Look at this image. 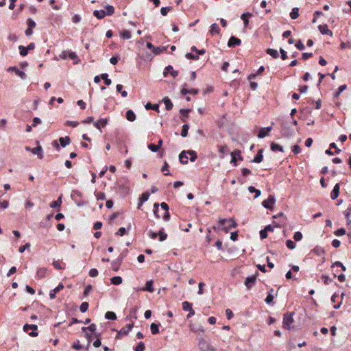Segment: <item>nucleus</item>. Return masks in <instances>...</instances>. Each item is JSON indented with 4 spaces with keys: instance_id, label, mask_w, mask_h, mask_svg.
<instances>
[{
    "instance_id": "45",
    "label": "nucleus",
    "mask_w": 351,
    "mask_h": 351,
    "mask_svg": "<svg viewBox=\"0 0 351 351\" xmlns=\"http://www.w3.org/2000/svg\"><path fill=\"white\" fill-rule=\"evenodd\" d=\"M158 235L159 236L158 239L160 241H164L167 238V234L165 233L162 230L158 232Z\"/></svg>"
},
{
    "instance_id": "29",
    "label": "nucleus",
    "mask_w": 351,
    "mask_h": 351,
    "mask_svg": "<svg viewBox=\"0 0 351 351\" xmlns=\"http://www.w3.org/2000/svg\"><path fill=\"white\" fill-rule=\"evenodd\" d=\"M267 53L270 55L274 58H278V52L277 50L274 49H267L266 51Z\"/></svg>"
},
{
    "instance_id": "5",
    "label": "nucleus",
    "mask_w": 351,
    "mask_h": 351,
    "mask_svg": "<svg viewBox=\"0 0 351 351\" xmlns=\"http://www.w3.org/2000/svg\"><path fill=\"white\" fill-rule=\"evenodd\" d=\"M256 280V276H252L247 277L245 280V285L246 286L247 289H250L255 285Z\"/></svg>"
},
{
    "instance_id": "28",
    "label": "nucleus",
    "mask_w": 351,
    "mask_h": 351,
    "mask_svg": "<svg viewBox=\"0 0 351 351\" xmlns=\"http://www.w3.org/2000/svg\"><path fill=\"white\" fill-rule=\"evenodd\" d=\"M143 291H147L149 292H154V289L153 288V281L149 280L146 282V286L143 289Z\"/></svg>"
},
{
    "instance_id": "42",
    "label": "nucleus",
    "mask_w": 351,
    "mask_h": 351,
    "mask_svg": "<svg viewBox=\"0 0 351 351\" xmlns=\"http://www.w3.org/2000/svg\"><path fill=\"white\" fill-rule=\"evenodd\" d=\"M274 291L273 289H271L270 292L268 293L266 299L265 300L267 304H271L273 302L274 296L271 293Z\"/></svg>"
},
{
    "instance_id": "17",
    "label": "nucleus",
    "mask_w": 351,
    "mask_h": 351,
    "mask_svg": "<svg viewBox=\"0 0 351 351\" xmlns=\"http://www.w3.org/2000/svg\"><path fill=\"white\" fill-rule=\"evenodd\" d=\"M263 149H260L258 151L257 154L255 156V157L252 160V162H256V163L261 162L263 161Z\"/></svg>"
},
{
    "instance_id": "64",
    "label": "nucleus",
    "mask_w": 351,
    "mask_h": 351,
    "mask_svg": "<svg viewBox=\"0 0 351 351\" xmlns=\"http://www.w3.org/2000/svg\"><path fill=\"white\" fill-rule=\"evenodd\" d=\"M292 152H293L294 154H298L301 152V147L298 145H295L292 148Z\"/></svg>"
},
{
    "instance_id": "58",
    "label": "nucleus",
    "mask_w": 351,
    "mask_h": 351,
    "mask_svg": "<svg viewBox=\"0 0 351 351\" xmlns=\"http://www.w3.org/2000/svg\"><path fill=\"white\" fill-rule=\"evenodd\" d=\"M346 234V230L343 228L337 230L335 232V234L337 237L343 236Z\"/></svg>"
},
{
    "instance_id": "16",
    "label": "nucleus",
    "mask_w": 351,
    "mask_h": 351,
    "mask_svg": "<svg viewBox=\"0 0 351 351\" xmlns=\"http://www.w3.org/2000/svg\"><path fill=\"white\" fill-rule=\"evenodd\" d=\"M31 152L38 156L39 159L43 158V149L41 146H38L31 149Z\"/></svg>"
},
{
    "instance_id": "20",
    "label": "nucleus",
    "mask_w": 351,
    "mask_h": 351,
    "mask_svg": "<svg viewBox=\"0 0 351 351\" xmlns=\"http://www.w3.org/2000/svg\"><path fill=\"white\" fill-rule=\"evenodd\" d=\"M252 16V14L250 12H245L243 13L241 16V19L243 20V24H244V27H246L248 24H249V18L251 17Z\"/></svg>"
},
{
    "instance_id": "38",
    "label": "nucleus",
    "mask_w": 351,
    "mask_h": 351,
    "mask_svg": "<svg viewBox=\"0 0 351 351\" xmlns=\"http://www.w3.org/2000/svg\"><path fill=\"white\" fill-rule=\"evenodd\" d=\"M101 78L103 79L104 80V83L107 85V86H109L112 83V81L110 79L108 78V75L107 73H102L101 75Z\"/></svg>"
},
{
    "instance_id": "25",
    "label": "nucleus",
    "mask_w": 351,
    "mask_h": 351,
    "mask_svg": "<svg viewBox=\"0 0 351 351\" xmlns=\"http://www.w3.org/2000/svg\"><path fill=\"white\" fill-rule=\"evenodd\" d=\"M126 119L130 121H134L136 119V114L132 110H128L126 112Z\"/></svg>"
},
{
    "instance_id": "4",
    "label": "nucleus",
    "mask_w": 351,
    "mask_h": 351,
    "mask_svg": "<svg viewBox=\"0 0 351 351\" xmlns=\"http://www.w3.org/2000/svg\"><path fill=\"white\" fill-rule=\"evenodd\" d=\"M293 322V313H287L284 315L283 317V327L287 329H290L291 325Z\"/></svg>"
},
{
    "instance_id": "27",
    "label": "nucleus",
    "mask_w": 351,
    "mask_h": 351,
    "mask_svg": "<svg viewBox=\"0 0 351 351\" xmlns=\"http://www.w3.org/2000/svg\"><path fill=\"white\" fill-rule=\"evenodd\" d=\"M61 204H62V197H59L57 200L51 202L50 203L49 206L51 208H58V207H60Z\"/></svg>"
},
{
    "instance_id": "60",
    "label": "nucleus",
    "mask_w": 351,
    "mask_h": 351,
    "mask_svg": "<svg viewBox=\"0 0 351 351\" xmlns=\"http://www.w3.org/2000/svg\"><path fill=\"white\" fill-rule=\"evenodd\" d=\"M293 239L296 241H299L302 239V234L300 232H295L293 235Z\"/></svg>"
},
{
    "instance_id": "40",
    "label": "nucleus",
    "mask_w": 351,
    "mask_h": 351,
    "mask_svg": "<svg viewBox=\"0 0 351 351\" xmlns=\"http://www.w3.org/2000/svg\"><path fill=\"white\" fill-rule=\"evenodd\" d=\"M95 195L97 200H104L106 199V195L103 192L95 191Z\"/></svg>"
},
{
    "instance_id": "6",
    "label": "nucleus",
    "mask_w": 351,
    "mask_h": 351,
    "mask_svg": "<svg viewBox=\"0 0 351 351\" xmlns=\"http://www.w3.org/2000/svg\"><path fill=\"white\" fill-rule=\"evenodd\" d=\"M134 327V323L128 324L123 326L117 335H127L129 332Z\"/></svg>"
},
{
    "instance_id": "32",
    "label": "nucleus",
    "mask_w": 351,
    "mask_h": 351,
    "mask_svg": "<svg viewBox=\"0 0 351 351\" xmlns=\"http://www.w3.org/2000/svg\"><path fill=\"white\" fill-rule=\"evenodd\" d=\"M271 149L273 151V152H276V151H279V152H283V147L278 145V144H276L275 143H272L271 144Z\"/></svg>"
},
{
    "instance_id": "61",
    "label": "nucleus",
    "mask_w": 351,
    "mask_h": 351,
    "mask_svg": "<svg viewBox=\"0 0 351 351\" xmlns=\"http://www.w3.org/2000/svg\"><path fill=\"white\" fill-rule=\"evenodd\" d=\"M185 56H186V58L190 59V60H197L199 58V56L197 55H194V54L191 53H187L185 55Z\"/></svg>"
},
{
    "instance_id": "57",
    "label": "nucleus",
    "mask_w": 351,
    "mask_h": 351,
    "mask_svg": "<svg viewBox=\"0 0 351 351\" xmlns=\"http://www.w3.org/2000/svg\"><path fill=\"white\" fill-rule=\"evenodd\" d=\"M339 267L342 269L343 271H346V267L343 265V263L340 261H336L332 265V267Z\"/></svg>"
},
{
    "instance_id": "54",
    "label": "nucleus",
    "mask_w": 351,
    "mask_h": 351,
    "mask_svg": "<svg viewBox=\"0 0 351 351\" xmlns=\"http://www.w3.org/2000/svg\"><path fill=\"white\" fill-rule=\"evenodd\" d=\"M351 215V207L348 208L345 211V217L348 220V224L349 225L351 222V220L350 219V216Z\"/></svg>"
},
{
    "instance_id": "52",
    "label": "nucleus",
    "mask_w": 351,
    "mask_h": 351,
    "mask_svg": "<svg viewBox=\"0 0 351 351\" xmlns=\"http://www.w3.org/2000/svg\"><path fill=\"white\" fill-rule=\"evenodd\" d=\"M27 25L28 26L27 28H30V29H34L36 25L35 21L32 19H30V18L27 19Z\"/></svg>"
},
{
    "instance_id": "51",
    "label": "nucleus",
    "mask_w": 351,
    "mask_h": 351,
    "mask_svg": "<svg viewBox=\"0 0 351 351\" xmlns=\"http://www.w3.org/2000/svg\"><path fill=\"white\" fill-rule=\"evenodd\" d=\"M145 107L147 110L152 109L154 110H158L159 108L157 104H152L151 103H147Z\"/></svg>"
},
{
    "instance_id": "22",
    "label": "nucleus",
    "mask_w": 351,
    "mask_h": 351,
    "mask_svg": "<svg viewBox=\"0 0 351 351\" xmlns=\"http://www.w3.org/2000/svg\"><path fill=\"white\" fill-rule=\"evenodd\" d=\"M93 15L98 19H102L107 15V14L106 13V12L104 10H95L93 12Z\"/></svg>"
},
{
    "instance_id": "63",
    "label": "nucleus",
    "mask_w": 351,
    "mask_h": 351,
    "mask_svg": "<svg viewBox=\"0 0 351 351\" xmlns=\"http://www.w3.org/2000/svg\"><path fill=\"white\" fill-rule=\"evenodd\" d=\"M98 274H99L98 270L97 269H95V268L91 269L89 271V276L90 277H93V278L97 276Z\"/></svg>"
},
{
    "instance_id": "14",
    "label": "nucleus",
    "mask_w": 351,
    "mask_h": 351,
    "mask_svg": "<svg viewBox=\"0 0 351 351\" xmlns=\"http://www.w3.org/2000/svg\"><path fill=\"white\" fill-rule=\"evenodd\" d=\"M108 123L107 119H100L97 121L94 122V126L98 129L101 130V128H104Z\"/></svg>"
},
{
    "instance_id": "43",
    "label": "nucleus",
    "mask_w": 351,
    "mask_h": 351,
    "mask_svg": "<svg viewBox=\"0 0 351 351\" xmlns=\"http://www.w3.org/2000/svg\"><path fill=\"white\" fill-rule=\"evenodd\" d=\"M147 147L149 150H151L152 152H157L159 151L160 148L159 146L157 145L150 143L147 145Z\"/></svg>"
},
{
    "instance_id": "8",
    "label": "nucleus",
    "mask_w": 351,
    "mask_h": 351,
    "mask_svg": "<svg viewBox=\"0 0 351 351\" xmlns=\"http://www.w3.org/2000/svg\"><path fill=\"white\" fill-rule=\"evenodd\" d=\"M64 289V285L62 283H60L55 289L51 290L49 292V298L53 300L56 298V294Z\"/></svg>"
},
{
    "instance_id": "1",
    "label": "nucleus",
    "mask_w": 351,
    "mask_h": 351,
    "mask_svg": "<svg viewBox=\"0 0 351 351\" xmlns=\"http://www.w3.org/2000/svg\"><path fill=\"white\" fill-rule=\"evenodd\" d=\"M219 226L213 227L214 230L217 231L219 230H223L226 233H228L231 229L235 228L237 226V223L234 219H219L218 221Z\"/></svg>"
},
{
    "instance_id": "11",
    "label": "nucleus",
    "mask_w": 351,
    "mask_h": 351,
    "mask_svg": "<svg viewBox=\"0 0 351 351\" xmlns=\"http://www.w3.org/2000/svg\"><path fill=\"white\" fill-rule=\"evenodd\" d=\"M241 44V40L235 37V36H231L228 40V45L230 47H234L235 46L240 45Z\"/></svg>"
},
{
    "instance_id": "12",
    "label": "nucleus",
    "mask_w": 351,
    "mask_h": 351,
    "mask_svg": "<svg viewBox=\"0 0 351 351\" xmlns=\"http://www.w3.org/2000/svg\"><path fill=\"white\" fill-rule=\"evenodd\" d=\"M230 154L232 156L231 162L234 163V165H237V164H236L237 156H238L239 160H243V157L241 155V151L239 149H235L234 151L232 152Z\"/></svg>"
},
{
    "instance_id": "44",
    "label": "nucleus",
    "mask_w": 351,
    "mask_h": 351,
    "mask_svg": "<svg viewBox=\"0 0 351 351\" xmlns=\"http://www.w3.org/2000/svg\"><path fill=\"white\" fill-rule=\"evenodd\" d=\"M189 129V127L188 125H186V124L183 125L182 131H181V136L183 137H186L188 134Z\"/></svg>"
},
{
    "instance_id": "46",
    "label": "nucleus",
    "mask_w": 351,
    "mask_h": 351,
    "mask_svg": "<svg viewBox=\"0 0 351 351\" xmlns=\"http://www.w3.org/2000/svg\"><path fill=\"white\" fill-rule=\"evenodd\" d=\"M106 12L108 16H111L114 13V8L112 5H108L106 6Z\"/></svg>"
},
{
    "instance_id": "18",
    "label": "nucleus",
    "mask_w": 351,
    "mask_h": 351,
    "mask_svg": "<svg viewBox=\"0 0 351 351\" xmlns=\"http://www.w3.org/2000/svg\"><path fill=\"white\" fill-rule=\"evenodd\" d=\"M47 269L45 267L38 268L36 271V278L39 279H42L45 278L47 275Z\"/></svg>"
},
{
    "instance_id": "56",
    "label": "nucleus",
    "mask_w": 351,
    "mask_h": 351,
    "mask_svg": "<svg viewBox=\"0 0 351 351\" xmlns=\"http://www.w3.org/2000/svg\"><path fill=\"white\" fill-rule=\"evenodd\" d=\"M52 265L56 269H64V267H62L61 263L58 261H54L53 262Z\"/></svg>"
},
{
    "instance_id": "23",
    "label": "nucleus",
    "mask_w": 351,
    "mask_h": 351,
    "mask_svg": "<svg viewBox=\"0 0 351 351\" xmlns=\"http://www.w3.org/2000/svg\"><path fill=\"white\" fill-rule=\"evenodd\" d=\"M120 36L123 39H130L132 38V34L131 32L128 29H124L121 32H120Z\"/></svg>"
},
{
    "instance_id": "37",
    "label": "nucleus",
    "mask_w": 351,
    "mask_h": 351,
    "mask_svg": "<svg viewBox=\"0 0 351 351\" xmlns=\"http://www.w3.org/2000/svg\"><path fill=\"white\" fill-rule=\"evenodd\" d=\"M182 309L184 311H189L191 310V308H192V304L187 301L183 302L182 304Z\"/></svg>"
},
{
    "instance_id": "62",
    "label": "nucleus",
    "mask_w": 351,
    "mask_h": 351,
    "mask_svg": "<svg viewBox=\"0 0 351 351\" xmlns=\"http://www.w3.org/2000/svg\"><path fill=\"white\" fill-rule=\"evenodd\" d=\"M145 349V344L143 342L140 341L135 348V351H143Z\"/></svg>"
},
{
    "instance_id": "50",
    "label": "nucleus",
    "mask_w": 351,
    "mask_h": 351,
    "mask_svg": "<svg viewBox=\"0 0 351 351\" xmlns=\"http://www.w3.org/2000/svg\"><path fill=\"white\" fill-rule=\"evenodd\" d=\"M165 51H166V47H155V49H154L153 53H154L156 55H158V54L163 53Z\"/></svg>"
},
{
    "instance_id": "15",
    "label": "nucleus",
    "mask_w": 351,
    "mask_h": 351,
    "mask_svg": "<svg viewBox=\"0 0 351 351\" xmlns=\"http://www.w3.org/2000/svg\"><path fill=\"white\" fill-rule=\"evenodd\" d=\"M271 130V127L263 128L260 130L258 137L259 138H263L268 135L269 132Z\"/></svg>"
},
{
    "instance_id": "35",
    "label": "nucleus",
    "mask_w": 351,
    "mask_h": 351,
    "mask_svg": "<svg viewBox=\"0 0 351 351\" xmlns=\"http://www.w3.org/2000/svg\"><path fill=\"white\" fill-rule=\"evenodd\" d=\"M82 330L84 332H86V330H89V331H90L92 332H95L96 331V330H97V326L95 324H91L88 327H82Z\"/></svg>"
},
{
    "instance_id": "59",
    "label": "nucleus",
    "mask_w": 351,
    "mask_h": 351,
    "mask_svg": "<svg viewBox=\"0 0 351 351\" xmlns=\"http://www.w3.org/2000/svg\"><path fill=\"white\" fill-rule=\"evenodd\" d=\"M171 10V7H162L160 9V13L162 16H166L169 10Z\"/></svg>"
},
{
    "instance_id": "48",
    "label": "nucleus",
    "mask_w": 351,
    "mask_h": 351,
    "mask_svg": "<svg viewBox=\"0 0 351 351\" xmlns=\"http://www.w3.org/2000/svg\"><path fill=\"white\" fill-rule=\"evenodd\" d=\"M248 191L250 193H255V197H258L261 195V191L258 189H255L254 186H250L248 187Z\"/></svg>"
},
{
    "instance_id": "2",
    "label": "nucleus",
    "mask_w": 351,
    "mask_h": 351,
    "mask_svg": "<svg viewBox=\"0 0 351 351\" xmlns=\"http://www.w3.org/2000/svg\"><path fill=\"white\" fill-rule=\"evenodd\" d=\"M38 329V326L36 324H25L23 326V330L26 332H27L29 330H32V332H29V335L32 337H37L38 333L36 332V330Z\"/></svg>"
},
{
    "instance_id": "3",
    "label": "nucleus",
    "mask_w": 351,
    "mask_h": 351,
    "mask_svg": "<svg viewBox=\"0 0 351 351\" xmlns=\"http://www.w3.org/2000/svg\"><path fill=\"white\" fill-rule=\"evenodd\" d=\"M276 199L274 196L269 195L267 199L262 202L263 206L267 209L272 210L275 204Z\"/></svg>"
},
{
    "instance_id": "49",
    "label": "nucleus",
    "mask_w": 351,
    "mask_h": 351,
    "mask_svg": "<svg viewBox=\"0 0 351 351\" xmlns=\"http://www.w3.org/2000/svg\"><path fill=\"white\" fill-rule=\"evenodd\" d=\"M89 304L88 302H82L80 306V310L82 313H85L88 308Z\"/></svg>"
},
{
    "instance_id": "34",
    "label": "nucleus",
    "mask_w": 351,
    "mask_h": 351,
    "mask_svg": "<svg viewBox=\"0 0 351 351\" xmlns=\"http://www.w3.org/2000/svg\"><path fill=\"white\" fill-rule=\"evenodd\" d=\"M298 16H299V9L298 8H293L290 13V17L292 19H296Z\"/></svg>"
},
{
    "instance_id": "31",
    "label": "nucleus",
    "mask_w": 351,
    "mask_h": 351,
    "mask_svg": "<svg viewBox=\"0 0 351 351\" xmlns=\"http://www.w3.org/2000/svg\"><path fill=\"white\" fill-rule=\"evenodd\" d=\"M105 318L110 320H115L117 319V315L115 313L112 311H108L105 314Z\"/></svg>"
},
{
    "instance_id": "21",
    "label": "nucleus",
    "mask_w": 351,
    "mask_h": 351,
    "mask_svg": "<svg viewBox=\"0 0 351 351\" xmlns=\"http://www.w3.org/2000/svg\"><path fill=\"white\" fill-rule=\"evenodd\" d=\"M59 142L62 147H65L71 143V139L69 136L60 137L59 138Z\"/></svg>"
},
{
    "instance_id": "53",
    "label": "nucleus",
    "mask_w": 351,
    "mask_h": 351,
    "mask_svg": "<svg viewBox=\"0 0 351 351\" xmlns=\"http://www.w3.org/2000/svg\"><path fill=\"white\" fill-rule=\"evenodd\" d=\"M286 245L290 250H293L296 247L295 243L291 240H287L286 241Z\"/></svg>"
},
{
    "instance_id": "13",
    "label": "nucleus",
    "mask_w": 351,
    "mask_h": 351,
    "mask_svg": "<svg viewBox=\"0 0 351 351\" xmlns=\"http://www.w3.org/2000/svg\"><path fill=\"white\" fill-rule=\"evenodd\" d=\"M339 189H340V184L339 183H337L335 185V186L330 193V197L332 199H336L338 197V196L339 195Z\"/></svg>"
},
{
    "instance_id": "39",
    "label": "nucleus",
    "mask_w": 351,
    "mask_h": 351,
    "mask_svg": "<svg viewBox=\"0 0 351 351\" xmlns=\"http://www.w3.org/2000/svg\"><path fill=\"white\" fill-rule=\"evenodd\" d=\"M19 53H20V55L22 56H25L27 55L28 53V49L24 46H22V45H20L19 47Z\"/></svg>"
},
{
    "instance_id": "30",
    "label": "nucleus",
    "mask_w": 351,
    "mask_h": 351,
    "mask_svg": "<svg viewBox=\"0 0 351 351\" xmlns=\"http://www.w3.org/2000/svg\"><path fill=\"white\" fill-rule=\"evenodd\" d=\"M122 281H123L122 278L120 276H114L110 279L111 283L113 285H119L121 284Z\"/></svg>"
},
{
    "instance_id": "55",
    "label": "nucleus",
    "mask_w": 351,
    "mask_h": 351,
    "mask_svg": "<svg viewBox=\"0 0 351 351\" xmlns=\"http://www.w3.org/2000/svg\"><path fill=\"white\" fill-rule=\"evenodd\" d=\"M149 197V193L148 192L143 193L141 197H140V202H146Z\"/></svg>"
},
{
    "instance_id": "36",
    "label": "nucleus",
    "mask_w": 351,
    "mask_h": 351,
    "mask_svg": "<svg viewBox=\"0 0 351 351\" xmlns=\"http://www.w3.org/2000/svg\"><path fill=\"white\" fill-rule=\"evenodd\" d=\"M151 332L153 335H156L159 333V327L158 324L155 323H152L150 326Z\"/></svg>"
},
{
    "instance_id": "10",
    "label": "nucleus",
    "mask_w": 351,
    "mask_h": 351,
    "mask_svg": "<svg viewBox=\"0 0 351 351\" xmlns=\"http://www.w3.org/2000/svg\"><path fill=\"white\" fill-rule=\"evenodd\" d=\"M318 29L320 33L324 35H329L330 36H332V32L328 29V27L326 24L319 25L318 26Z\"/></svg>"
},
{
    "instance_id": "19",
    "label": "nucleus",
    "mask_w": 351,
    "mask_h": 351,
    "mask_svg": "<svg viewBox=\"0 0 351 351\" xmlns=\"http://www.w3.org/2000/svg\"><path fill=\"white\" fill-rule=\"evenodd\" d=\"M187 154H188V151H182L180 155H179V160H180V162L182 163V164H187L188 163V156H187Z\"/></svg>"
},
{
    "instance_id": "33",
    "label": "nucleus",
    "mask_w": 351,
    "mask_h": 351,
    "mask_svg": "<svg viewBox=\"0 0 351 351\" xmlns=\"http://www.w3.org/2000/svg\"><path fill=\"white\" fill-rule=\"evenodd\" d=\"M163 101L165 105V108L167 110H170L172 109L173 104L169 98H167V97L164 98Z\"/></svg>"
},
{
    "instance_id": "41",
    "label": "nucleus",
    "mask_w": 351,
    "mask_h": 351,
    "mask_svg": "<svg viewBox=\"0 0 351 351\" xmlns=\"http://www.w3.org/2000/svg\"><path fill=\"white\" fill-rule=\"evenodd\" d=\"M162 172L164 173L165 176H169L171 175L169 172V165L167 162H165L164 165L162 166L161 169Z\"/></svg>"
},
{
    "instance_id": "24",
    "label": "nucleus",
    "mask_w": 351,
    "mask_h": 351,
    "mask_svg": "<svg viewBox=\"0 0 351 351\" xmlns=\"http://www.w3.org/2000/svg\"><path fill=\"white\" fill-rule=\"evenodd\" d=\"M220 29L219 25L217 23L212 24L210 29V33L211 35L217 34L219 33Z\"/></svg>"
},
{
    "instance_id": "26",
    "label": "nucleus",
    "mask_w": 351,
    "mask_h": 351,
    "mask_svg": "<svg viewBox=\"0 0 351 351\" xmlns=\"http://www.w3.org/2000/svg\"><path fill=\"white\" fill-rule=\"evenodd\" d=\"M218 151L222 155L229 152V148L227 145H217Z\"/></svg>"
},
{
    "instance_id": "9",
    "label": "nucleus",
    "mask_w": 351,
    "mask_h": 351,
    "mask_svg": "<svg viewBox=\"0 0 351 351\" xmlns=\"http://www.w3.org/2000/svg\"><path fill=\"white\" fill-rule=\"evenodd\" d=\"M199 93L197 89L195 88H191L189 89L186 88V84H184L183 87L181 89V93L184 95L186 94H191V95H197Z\"/></svg>"
},
{
    "instance_id": "7",
    "label": "nucleus",
    "mask_w": 351,
    "mask_h": 351,
    "mask_svg": "<svg viewBox=\"0 0 351 351\" xmlns=\"http://www.w3.org/2000/svg\"><path fill=\"white\" fill-rule=\"evenodd\" d=\"M122 261L123 257L121 256H119L117 259L114 260L111 264L112 269L114 271H117L122 263Z\"/></svg>"
},
{
    "instance_id": "47",
    "label": "nucleus",
    "mask_w": 351,
    "mask_h": 351,
    "mask_svg": "<svg viewBox=\"0 0 351 351\" xmlns=\"http://www.w3.org/2000/svg\"><path fill=\"white\" fill-rule=\"evenodd\" d=\"M188 154H189L191 156L190 160L191 162H194L197 158L196 152H195L193 150H189Z\"/></svg>"
}]
</instances>
